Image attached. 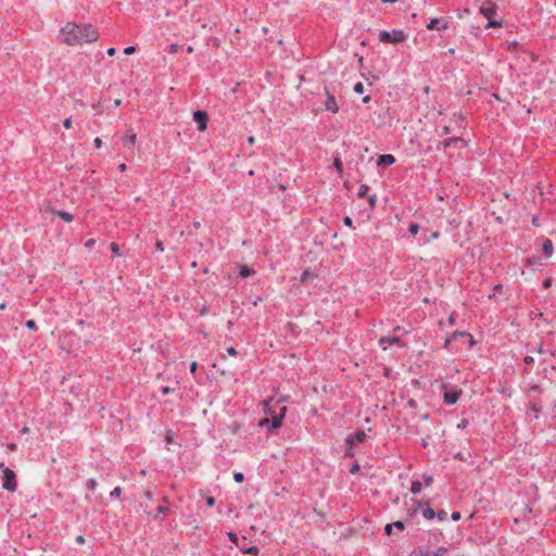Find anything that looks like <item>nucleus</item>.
<instances>
[{"label":"nucleus","instance_id":"51","mask_svg":"<svg viewBox=\"0 0 556 556\" xmlns=\"http://www.w3.org/2000/svg\"><path fill=\"white\" fill-rule=\"evenodd\" d=\"M309 277H311V274H309L307 270H305V271L302 274L301 281H303V282H304V281H305V280H307Z\"/></svg>","mask_w":556,"mask_h":556},{"label":"nucleus","instance_id":"35","mask_svg":"<svg viewBox=\"0 0 556 556\" xmlns=\"http://www.w3.org/2000/svg\"><path fill=\"white\" fill-rule=\"evenodd\" d=\"M424 482L427 486H429L432 484L433 478L431 476H424Z\"/></svg>","mask_w":556,"mask_h":556},{"label":"nucleus","instance_id":"59","mask_svg":"<svg viewBox=\"0 0 556 556\" xmlns=\"http://www.w3.org/2000/svg\"><path fill=\"white\" fill-rule=\"evenodd\" d=\"M455 317H456L455 313H452L450 318H448L450 324H454L455 323Z\"/></svg>","mask_w":556,"mask_h":556},{"label":"nucleus","instance_id":"44","mask_svg":"<svg viewBox=\"0 0 556 556\" xmlns=\"http://www.w3.org/2000/svg\"><path fill=\"white\" fill-rule=\"evenodd\" d=\"M135 51H136V48H135L134 46H129V47L125 48V50H124V52H125L126 54H131V53H134Z\"/></svg>","mask_w":556,"mask_h":556},{"label":"nucleus","instance_id":"36","mask_svg":"<svg viewBox=\"0 0 556 556\" xmlns=\"http://www.w3.org/2000/svg\"><path fill=\"white\" fill-rule=\"evenodd\" d=\"M228 536H229V539H230L233 543H236L238 546H240V545H239V543H238V536H237V534H236V533H233V532H229V533H228Z\"/></svg>","mask_w":556,"mask_h":556},{"label":"nucleus","instance_id":"5","mask_svg":"<svg viewBox=\"0 0 556 556\" xmlns=\"http://www.w3.org/2000/svg\"><path fill=\"white\" fill-rule=\"evenodd\" d=\"M496 9H497V7L492 2L483 3L479 9L480 13L489 20V24H488L489 27L501 26L500 22L492 20L493 15H495V13H496Z\"/></svg>","mask_w":556,"mask_h":556},{"label":"nucleus","instance_id":"57","mask_svg":"<svg viewBox=\"0 0 556 556\" xmlns=\"http://www.w3.org/2000/svg\"><path fill=\"white\" fill-rule=\"evenodd\" d=\"M358 470H359V466H358V464H354V465L352 466V468H351V472H352V473H355V472H357Z\"/></svg>","mask_w":556,"mask_h":556},{"label":"nucleus","instance_id":"64","mask_svg":"<svg viewBox=\"0 0 556 556\" xmlns=\"http://www.w3.org/2000/svg\"><path fill=\"white\" fill-rule=\"evenodd\" d=\"M443 134H444V135L450 134V127H448V126H445V127L443 128Z\"/></svg>","mask_w":556,"mask_h":556},{"label":"nucleus","instance_id":"63","mask_svg":"<svg viewBox=\"0 0 556 556\" xmlns=\"http://www.w3.org/2000/svg\"><path fill=\"white\" fill-rule=\"evenodd\" d=\"M200 226H201L200 222H198V220H194V222H193V227H194L195 229L200 228Z\"/></svg>","mask_w":556,"mask_h":556},{"label":"nucleus","instance_id":"53","mask_svg":"<svg viewBox=\"0 0 556 556\" xmlns=\"http://www.w3.org/2000/svg\"><path fill=\"white\" fill-rule=\"evenodd\" d=\"M334 166L337 169L341 170L342 162L340 161V159H334Z\"/></svg>","mask_w":556,"mask_h":556},{"label":"nucleus","instance_id":"4","mask_svg":"<svg viewBox=\"0 0 556 556\" xmlns=\"http://www.w3.org/2000/svg\"><path fill=\"white\" fill-rule=\"evenodd\" d=\"M2 488L9 492H15L17 488L16 475L10 468L3 469Z\"/></svg>","mask_w":556,"mask_h":556},{"label":"nucleus","instance_id":"30","mask_svg":"<svg viewBox=\"0 0 556 556\" xmlns=\"http://www.w3.org/2000/svg\"><path fill=\"white\" fill-rule=\"evenodd\" d=\"M353 89H354V91H355L356 93H363V92H364V85H363L362 83H356V84L354 85V88H353Z\"/></svg>","mask_w":556,"mask_h":556},{"label":"nucleus","instance_id":"60","mask_svg":"<svg viewBox=\"0 0 556 556\" xmlns=\"http://www.w3.org/2000/svg\"><path fill=\"white\" fill-rule=\"evenodd\" d=\"M115 53H116V49L115 48H110L108 50V54L111 55V56L114 55Z\"/></svg>","mask_w":556,"mask_h":556},{"label":"nucleus","instance_id":"54","mask_svg":"<svg viewBox=\"0 0 556 556\" xmlns=\"http://www.w3.org/2000/svg\"><path fill=\"white\" fill-rule=\"evenodd\" d=\"M227 353L230 355V356H235L237 354V351L233 346H230L227 349Z\"/></svg>","mask_w":556,"mask_h":556},{"label":"nucleus","instance_id":"48","mask_svg":"<svg viewBox=\"0 0 556 556\" xmlns=\"http://www.w3.org/2000/svg\"><path fill=\"white\" fill-rule=\"evenodd\" d=\"M468 425V420L467 419H462L460 422L457 425L458 428H466Z\"/></svg>","mask_w":556,"mask_h":556},{"label":"nucleus","instance_id":"62","mask_svg":"<svg viewBox=\"0 0 556 556\" xmlns=\"http://www.w3.org/2000/svg\"><path fill=\"white\" fill-rule=\"evenodd\" d=\"M76 541H77L78 543H84V542H85V540H84V536H83V535H78V536H77V539H76Z\"/></svg>","mask_w":556,"mask_h":556},{"label":"nucleus","instance_id":"18","mask_svg":"<svg viewBox=\"0 0 556 556\" xmlns=\"http://www.w3.org/2000/svg\"><path fill=\"white\" fill-rule=\"evenodd\" d=\"M123 142L125 146L127 147H131L135 144L136 142V135L135 134H129V135H126L123 139Z\"/></svg>","mask_w":556,"mask_h":556},{"label":"nucleus","instance_id":"13","mask_svg":"<svg viewBox=\"0 0 556 556\" xmlns=\"http://www.w3.org/2000/svg\"><path fill=\"white\" fill-rule=\"evenodd\" d=\"M447 27V23H442L440 18H431L427 25L429 30L433 29H445Z\"/></svg>","mask_w":556,"mask_h":556},{"label":"nucleus","instance_id":"1","mask_svg":"<svg viewBox=\"0 0 556 556\" xmlns=\"http://www.w3.org/2000/svg\"><path fill=\"white\" fill-rule=\"evenodd\" d=\"M99 33L91 24H76L73 22L67 23L60 34L61 41L70 45L90 43L98 39Z\"/></svg>","mask_w":556,"mask_h":556},{"label":"nucleus","instance_id":"11","mask_svg":"<svg viewBox=\"0 0 556 556\" xmlns=\"http://www.w3.org/2000/svg\"><path fill=\"white\" fill-rule=\"evenodd\" d=\"M457 338H468L469 339V342H470V345L473 344V340H472V336L468 332H465V331H455L451 338H448L446 341H445V348L450 344L451 340L452 339H457Z\"/></svg>","mask_w":556,"mask_h":556},{"label":"nucleus","instance_id":"34","mask_svg":"<svg viewBox=\"0 0 556 556\" xmlns=\"http://www.w3.org/2000/svg\"><path fill=\"white\" fill-rule=\"evenodd\" d=\"M446 516H447V514H446V511H445V510H439V511L437 513V517H438L440 520H445V519H446Z\"/></svg>","mask_w":556,"mask_h":556},{"label":"nucleus","instance_id":"23","mask_svg":"<svg viewBox=\"0 0 556 556\" xmlns=\"http://www.w3.org/2000/svg\"><path fill=\"white\" fill-rule=\"evenodd\" d=\"M111 251L113 253V257H118L121 255L119 253V245L116 242H112L110 244Z\"/></svg>","mask_w":556,"mask_h":556},{"label":"nucleus","instance_id":"27","mask_svg":"<svg viewBox=\"0 0 556 556\" xmlns=\"http://www.w3.org/2000/svg\"><path fill=\"white\" fill-rule=\"evenodd\" d=\"M418 230H419V226L418 224H415V223H412L409 225V232L413 235V236H416L418 233Z\"/></svg>","mask_w":556,"mask_h":556},{"label":"nucleus","instance_id":"6","mask_svg":"<svg viewBox=\"0 0 556 556\" xmlns=\"http://www.w3.org/2000/svg\"><path fill=\"white\" fill-rule=\"evenodd\" d=\"M366 438V433L364 430H358L353 434L348 435L345 439V443L349 446L348 451L345 452L346 456H353L352 447L353 445L357 443H362Z\"/></svg>","mask_w":556,"mask_h":556},{"label":"nucleus","instance_id":"38","mask_svg":"<svg viewBox=\"0 0 556 556\" xmlns=\"http://www.w3.org/2000/svg\"><path fill=\"white\" fill-rule=\"evenodd\" d=\"M179 46L177 43H173L169 46L168 52L176 53L178 51Z\"/></svg>","mask_w":556,"mask_h":556},{"label":"nucleus","instance_id":"45","mask_svg":"<svg viewBox=\"0 0 556 556\" xmlns=\"http://www.w3.org/2000/svg\"><path fill=\"white\" fill-rule=\"evenodd\" d=\"M205 502L207 506H213L215 504V498L213 496H208Z\"/></svg>","mask_w":556,"mask_h":556},{"label":"nucleus","instance_id":"24","mask_svg":"<svg viewBox=\"0 0 556 556\" xmlns=\"http://www.w3.org/2000/svg\"><path fill=\"white\" fill-rule=\"evenodd\" d=\"M368 189H369V188H368V186H367V185H362V186L359 187V189H358L357 195H358L359 198H364V197L367 194Z\"/></svg>","mask_w":556,"mask_h":556},{"label":"nucleus","instance_id":"49","mask_svg":"<svg viewBox=\"0 0 556 556\" xmlns=\"http://www.w3.org/2000/svg\"><path fill=\"white\" fill-rule=\"evenodd\" d=\"M173 391H174V389H172V388H169V387H164V388H162V393H163L164 395L169 394V393H172Z\"/></svg>","mask_w":556,"mask_h":556},{"label":"nucleus","instance_id":"31","mask_svg":"<svg viewBox=\"0 0 556 556\" xmlns=\"http://www.w3.org/2000/svg\"><path fill=\"white\" fill-rule=\"evenodd\" d=\"M26 327L31 330L37 329V325H36L35 320H33V319L26 321Z\"/></svg>","mask_w":556,"mask_h":556},{"label":"nucleus","instance_id":"10","mask_svg":"<svg viewBox=\"0 0 556 556\" xmlns=\"http://www.w3.org/2000/svg\"><path fill=\"white\" fill-rule=\"evenodd\" d=\"M327 93V100L325 102V108L327 111H330L332 113H337L339 111V106L336 102V99L332 94H330L328 91Z\"/></svg>","mask_w":556,"mask_h":556},{"label":"nucleus","instance_id":"21","mask_svg":"<svg viewBox=\"0 0 556 556\" xmlns=\"http://www.w3.org/2000/svg\"><path fill=\"white\" fill-rule=\"evenodd\" d=\"M421 491V483L419 481H413L410 486V492L413 494H418Z\"/></svg>","mask_w":556,"mask_h":556},{"label":"nucleus","instance_id":"15","mask_svg":"<svg viewBox=\"0 0 556 556\" xmlns=\"http://www.w3.org/2000/svg\"><path fill=\"white\" fill-rule=\"evenodd\" d=\"M542 249H543V252L546 256H551L553 251H554V247H553V243L551 240L546 239L544 242H543V245H542Z\"/></svg>","mask_w":556,"mask_h":556},{"label":"nucleus","instance_id":"12","mask_svg":"<svg viewBox=\"0 0 556 556\" xmlns=\"http://www.w3.org/2000/svg\"><path fill=\"white\" fill-rule=\"evenodd\" d=\"M394 162H395V157L392 154H383V155L379 156V159L377 161V165L378 166H388V165H392Z\"/></svg>","mask_w":556,"mask_h":556},{"label":"nucleus","instance_id":"47","mask_svg":"<svg viewBox=\"0 0 556 556\" xmlns=\"http://www.w3.org/2000/svg\"><path fill=\"white\" fill-rule=\"evenodd\" d=\"M552 286V278H547L543 281V287L545 289L549 288Z\"/></svg>","mask_w":556,"mask_h":556},{"label":"nucleus","instance_id":"58","mask_svg":"<svg viewBox=\"0 0 556 556\" xmlns=\"http://www.w3.org/2000/svg\"><path fill=\"white\" fill-rule=\"evenodd\" d=\"M93 142H94L96 148H100L102 146V141L100 138H96Z\"/></svg>","mask_w":556,"mask_h":556},{"label":"nucleus","instance_id":"29","mask_svg":"<svg viewBox=\"0 0 556 556\" xmlns=\"http://www.w3.org/2000/svg\"><path fill=\"white\" fill-rule=\"evenodd\" d=\"M233 479L236 482L241 483L244 480V475L242 472H235Z\"/></svg>","mask_w":556,"mask_h":556},{"label":"nucleus","instance_id":"39","mask_svg":"<svg viewBox=\"0 0 556 556\" xmlns=\"http://www.w3.org/2000/svg\"><path fill=\"white\" fill-rule=\"evenodd\" d=\"M451 517H452V520L458 521L462 518V515L458 511H453Z\"/></svg>","mask_w":556,"mask_h":556},{"label":"nucleus","instance_id":"61","mask_svg":"<svg viewBox=\"0 0 556 556\" xmlns=\"http://www.w3.org/2000/svg\"><path fill=\"white\" fill-rule=\"evenodd\" d=\"M8 448H9L10 451H15V450H16V444L11 443V444H9V445H8Z\"/></svg>","mask_w":556,"mask_h":556},{"label":"nucleus","instance_id":"20","mask_svg":"<svg viewBox=\"0 0 556 556\" xmlns=\"http://www.w3.org/2000/svg\"><path fill=\"white\" fill-rule=\"evenodd\" d=\"M422 516L427 519H433L435 513L431 507L427 506L426 508L422 509Z\"/></svg>","mask_w":556,"mask_h":556},{"label":"nucleus","instance_id":"32","mask_svg":"<svg viewBox=\"0 0 556 556\" xmlns=\"http://www.w3.org/2000/svg\"><path fill=\"white\" fill-rule=\"evenodd\" d=\"M368 202H369V205L371 208H374L376 206V202H377V197L376 194H372L368 198Z\"/></svg>","mask_w":556,"mask_h":556},{"label":"nucleus","instance_id":"8","mask_svg":"<svg viewBox=\"0 0 556 556\" xmlns=\"http://www.w3.org/2000/svg\"><path fill=\"white\" fill-rule=\"evenodd\" d=\"M193 119L198 124V129L204 131L206 129L207 114L205 111L198 110L193 113Z\"/></svg>","mask_w":556,"mask_h":556},{"label":"nucleus","instance_id":"37","mask_svg":"<svg viewBox=\"0 0 556 556\" xmlns=\"http://www.w3.org/2000/svg\"><path fill=\"white\" fill-rule=\"evenodd\" d=\"M393 527H395L396 529L399 530H404L405 526H404V522L403 521H395L392 523Z\"/></svg>","mask_w":556,"mask_h":556},{"label":"nucleus","instance_id":"17","mask_svg":"<svg viewBox=\"0 0 556 556\" xmlns=\"http://www.w3.org/2000/svg\"><path fill=\"white\" fill-rule=\"evenodd\" d=\"M459 141H463V139L460 137H451V138L445 139L442 142V144L446 149V148L451 147L452 144L457 143Z\"/></svg>","mask_w":556,"mask_h":556},{"label":"nucleus","instance_id":"22","mask_svg":"<svg viewBox=\"0 0 556 556\" xmlns=\"http://www.w3.org/2000/svg\"><path fill=\"white\" fill-rule=\"evenodd\" d=\"M56 214L64 220V222H72L73 215L67 212H56Z\"/></svg>","mask_w":556,"mask_h":556},{"label":"nucleus","instance_id":"41","mask_svg":"<svg viewBox=\"0 0 556 556\" xmlns=\"http://www.w3.org/2000/svg\"><path fill=\"white\" fill-rule=\"evenodd\" d=\"M523 361L527 365H532L534 363V358L530 355H527Z\"/></svg>","mask_w":556,"mask_h":556},{"label":"nucleus","instance_id":"28","mask_svg":"<svg viewBox=\"0 0 556 556\" xmlns=\"http://www.w3.org/2000/svg\"><path fill=\"white\" fill-rule=\"evenodd\" d=\"M122 494V489L119 486H116L114 488L111 493H110V496L111 497H119Z\"/></svg>","mask_w":556,"mask_h":556},{"label":"nucleus","instance_id":"33","mask_svg":"<svg viewBox=\"0 0 556 556\" xmlns=\"http://www.w3.org/2000/svg\"><path fill=\"white\" fill-rule=\"evenodd\" d=\"M343 223H344V225H345V226H348V227H353V219H352L350 216H345V217L343 218Z\"/></svg>","mask_w":556,"mask_h":556},{"label":"nucleus","instance_id":"9","mask_svg":"<svg viewBox=\"0 0 556 556\" xmlns=\"http://www.w3.org/2000/svg\"><path fill=\"white\" fill-rule=\"evenodd\" d=\"M401 343V340L399 337H395V336H387V337H381L379 339V345L383 349V350H387L389 345H392V344H400Z\"/></svg>","mask_w":556,"mask_h":556},{"label":"nucleus","instance_id":"46","mask_svg":"<svg viewBox=\"0 0 556 556\" xmlns=\"http://www.w3.org/2000/svg\"><path fill=\"white\" fill-rule=\"evenodd\" d=\"M63 126H64L65 128H71V127H72V118H71V117L66 118V119L63 122Z\"/></svg>","mask_w":556,"mask_h":556},{"label":"nucleus","instance_id":"2","mask_svg":"<svg viewBox=\"0 0 556 556\" xmlns=\"http://www.w3.org/2000/svg\"><path fill=\"white\" fill-rule=\"evenodd\" d=\"M273 402H274L273 399H269L264 402L265 412L267 414H270V418H265L260 422L261 426H269L268 427L269 431L279 428L281 426V421H282L281 416H279L276 412H271Z\"/></svg>","mask_w":556,"mask_h":556},{"label":"nucleus","instance_id":"56","mask_svg":"<svg viewBox=\"0 0 556 556\" xmlns=\"http://www.w3.org/2000/svg\"><path fill=\"white\" fill-rule=\"evenodd\" d=\"M144 497H146L147 500H149V501H152V500H153V494H152V492H151V491H149V490H148V491H146V492H144Z\"/></svg>","mask_w":556,"mask_h":556},{"label":"nucleus","instance_id":"50","mask_svg":"<svg viewBox=\"0 0 556 556\" xmlns=\"http://www.w3.org/2000/svg\"><path fill=\"white\" fill-rule=\"evenodd\" d=\"M392 528H393V525H391V523L386 525L384 532L387 534H391L392 533Z\"/></svg>","mask_w":556,"mask_h":556},{"label":"nucleus","instance_id":"14","mask_svg":"<svg viewBox=\"0 0 556 556\" xmlns=\"http://www.w3.org/2000/svg\"><path fill=\"white\" fill-rule=\"evenodd\" d=\"M447 552V548L441 546L435 552H420L419 556H443Z\"/></svg>","mask_w":556,"mask_h":556},{"label":"nucleus","instance_id":"40","mask_svg":"<svg viewBox=\"0 0 556 556\" xmlns=\"http://www.w3.org/2000/svg\"><path fill=\"white\" fill-rule=\"evenodd\" d=\"M94 243H96L94 239H89V240L86 241L85 247L87 249H91L94 245Z\"/></svg>","mask_w":556,"mask_h":556},{"label":"nucleus","instance_id":"19","mask_svg":"<svg viewBox=\"0 0 556 556\" xmlns=\"http://www.w3.org/2000/svg\"><path fill=\"white\" fill-rule=\"evenodd\" d=\"M242 551V553L244 554H252V555H257L260 549L257 546H251V547H244V546H239Z\"/></svg>","mask_w":556,"mask_h":556},{"label":"nucleus","instance_id":"42","mask_svg":"<svg viewBox=\"0 0 556 556\" xmlns=\"http://www.w3.org/2000/svg\"><path fill=\"white\" fill-rule=\"evenodd\" d=\"M532 351H536L539 354L545 355L546 351L543 349L542 344H540L538 348L533 349Z\"/></svg>","mask_w":556,"mask_h":556},{"label":"nucleus","instance_id":"16","mask_svg":"<svg viewBox=\"0 0 556 556\" xmlns=\"http://www.w3.org/2000/svg\"><path fill=\"white\" fill-rule=\"evenodd\" d=\"M255 271L253 268H250L249 266L247 265H241L240 266V270H239V275L242 277V278H247V277H250L251 275H253Z\"/></svg>","mask_w":556,"mask_h":556},{"label":"nucleus","instance_id":"55","mask_svg":"<svg viewBox=\"0 0 556 556\" xmlns=\"http://www.w3.org/2000/svg\"><path fill=\"white\" fill-rule=\"evenodd\" d=\"M155 248L159 252H163L164 251V247H163V243L162 241H157L156 244H155Z\"/></svg>","mask_w":556,"mask_h":556},{"label":"nucleus","instance_id":"25","mask_svg":"<svg viewBox=\"0 0 556 556\" xmlns=\"http://www.w3.org/2000/svg\"><path fill=\"white\" fill-rule=\"evenodd\" d=\"M166 511H167V508L165 506H159L156 514L153 515V518L157 519V518H160L161 515H165Z\"/></svg>","mask_w":556,"mask_h":556},{"label":"nucleus","instance_id":"7","mask_svg":"<svg viewBox=\"0 0 556 556\" xmlns=\"http://www.w3.org/2000/svg\"><path fill=\"white\" fill-rule=\"evenodd\" d=\"M442 388L444 389V403L447 405H454L458 401L462 391L456 389L448 390L446 384H443Z\"/></svg>","mask_w":556,"mask_h":556},{"label":"nucleus","instance_id":"43","mask_svg":"<svg viewBox=\"0 0 556 556\" xmlns=\"http://www.w3.org/2000/svg\"><path fill=\"white\" fill-rule=\"evenodd\" d=\"M286 412H287V407L286 406H280L279 407V413H277L279 416H281V419H283L285 415H286Z\"/></svg>","mask_w":556,"mask_h":556},{"label":"nucleus","instance_id":"3","mask_svg":"<svg viewBox=\"0 0 556 556\" xmlns=\"http://www.w3.org/2000/svg\"><path fill=\"white\" fill-rule=\"evenodd\" d=\"M407 38V35L401 29H394L392 31L381 30L379 33V40L386 43H400Z\"/></svg>","mask_w":556,"mask_h":556},{"label":"nucleus","instance_id":"26","mask_svg":"<svg viewBox=\"0 0 556 556\" xmlns=\"http://www.w3.org/2000/svg\"><path fill=\"white\" fill-rule=\"evenodd\" d=\"M87 488L90 490V491H94L96 488H97V481L96 479L91 478L87 481Z\"/></svg>","mask_w":556,"mask_h":556},{"label":"nucleus","instance_id":"52","mask_svg":"<svg viewBox=\"0 0 556 556\" xmlns=\"http://www.w3.org/2000/svg\"><path fill=\"white\" fill-rule=\"evenodd\" d=\"M198 369V363L197 362H192L191 365H190V371L192 374H194Z\"/></svg>","mask_w":556,"mask_h":556}]
</instances>
